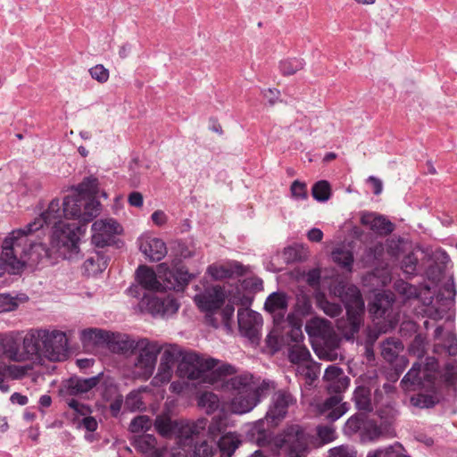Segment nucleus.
<instances>
[{"instance_id":"obj_1","label":"nucleus","mask_w":457,"mask_h":457,"mask_svg":"<svg viewBox=\"0 0 457 457\" xmlns=\"http://www.w3.org/2000/svg\"><path fill=\"white\" fill-rule=\"evenodd\" d=\"M83 197L78 195H67L62 203L54 199L47 210L38 218H43L45 224L53 225L51 244L65 259H72L79 252V230L80 227L77 223H69L65 220H78L82 223Z\"/></svg>"},{"instance_id":"obj_2","label":"nucleus","mask_w":457,"mask_h":457,"mask_svg":"<svg viewBox=\"0 0 457 457\" xmlns=\"http://www.w3.org/2000/svg\"><path fill=\"white\" fill-rule=\"evenodd\" d=\"M44 225L43 218H36L24 228L12 230L4 238L3 253L13 274L20 272L25 266L37 267L52 263V250L46 245L33 243L29 238Z\"/></svg>"},{"instance_id":"obj_3","label":"nucleus","mask_w":457,"mask_h":457,"mask_svg":"<svg viewBox=\"0 0 457 457\" xmlns=\"http://www.w3.org/2000/svg\"><path fill=\"white\" fill-rule=\"evenodd\" d=\"M218 361L213 358H203L195 353L183 354L179 366L178 374L181 378L191 380H200L204 383L215 385L222 378L223 374H235V367L222 364L216 367Z\"/></svg>"},{"instance_id":"obj_4","label":"nucleus","mask_w":457,"mask_h":457,"mask_svg":"<svg viewBox=\"0 0 457 457\" xmlns=\"http://www.w3.org/2000/svg\"><path fill=\"white\" fill-rule=\"evenodd\" d=\"M337 291L345 304L346 318L338 320L337 328L346 340H352L363 326L364 301L355 286H343Z\"/></svg>"},{"instance_id":"obj_5","label":"nucleus","mask_w":457,"mask_h":457,"mask_svg":"<svg viewBox=\"0 0 457 457\" xmlns=\"http://www.w3.org/2000/svg\"><path fill=\"white\" fill-rule=\"evenodd\" d=\"M195 277L183 269L173 271L166 263L159 264L157 272L145 266V289L183 291Z\"/></svg>"},{"instance_id":"obj_6","label":"nucleus","mask_w":457,"mask_h":457,"mask_svg":"<svg viewBox=\"0 0 457 457\" xmlns=\"http://www.w3.org/2000/svg\"><path fill=\"white\" fill-rule=\"evenodd\" d=\"M310 443L311 436L298 424L287 426L272 439L274 446L284 449L287 457H306Z\"/></svg>"},{"instance_id":"obj_7","label":"nucleus","mask_w":457,"mask_h":457,"mask_svg":"<svg viewBox=\"0 0 457 457\" xmlns=\"http://www.w3.org/2000/svg\"><path fill=\"white\" fill-rule=\"evenodd\" d=\"M106 348L113 353L121 354L127 358L136 353L137 357L133 361L135 370L128 371L126 376L133 379L143 376V349L138 348V342L126 334L111 332Z\"/></svg>"},{"instance_id":"obj_8","label":"nucleus","mask_w":457,"mask_h":457,"mask_svg":"<svg viewBox=\"0 0 457 457\" xmlns=\"http://www.w3.org/2000/svg\"><path fill=\"white\" fill-rule=\"evenodd\" d=\"M455 295V289L452 278H448L444 284V291H440L436 296L427 295L422 298L425 305L424 313L432 320H442L452 307Z\"/></svg>"},{"instance_id":"obj_9","label":"nucleus","mask_w":457,"mask_h":457,"mask_svg":"<svg viewBox=\"0 0 457 457\" xmlns=\"http://www.w3.org/2000/svg\"><path fill=\"white\" fill-rule=\"evenodd\" d=\"M229 374H223L222 378L219 380L214 386L220 387L226 392L231 395L244 394L252 390H261L262 392H267L273 387V383L263 380L262 383H258L254 380L252 374L244 373L241 375L235 376L230 378H227Z\"/></svg>"},{"instance_id":"obj_10","label":"nucleus","mask_w":457,"mask_h":457,"mask_svg":"<svg viewBox=\"0 0 457 457\" xmlns=\"http://www.w3.org/2000/svg\"><path fill=\"white\" fill-rule=\"evenodd\" d=\"M198 291L193 297L197 308L208 314H212L223 305L226 298L224 289L220 286H208L202 290L198 285L195 287Z\"/></svg>"},{"instance_id":"obj_11","label":"nucleus","mask_w":457,"mask_h":457,"mask_svg":"<svg viewBox=\"0 0 457 457\" xmlns=\"http://www.w3.org/2000/svg\"><path fill=\"white\" fill-rule=\"evenodd\" d=\"M237 323L240 333L252 343L258 344L262 326L261 314L251 309L241 308L237 312Z\"/></svg>"},{"instance_id":"obj_12","label":"nucleus","mask_w":457,"mask_h":457,"mask_svg":"<svg viewBox=\"0 0 457 457\" xmlns=\"http://www.w3.org/2000/svg\"><path fill=\"white\" fill-rule=\"evenodd\" d=\"M47 337L43 341V356L53 361L63 360L68 352L66 334L60 330H48Z\"/></svg>"},{"instance_id":"obj_13","label":"nucleus","mask_w":457,"mask_h":457,"mask_svg":"<svg viewBox=\"0 0 457 457\" xmlns=\"http://www.w3.org/2000/svg\"><path fill=\"white\" fill-rule=\"evenodd\" d=\"M426 367L422 368V365L419 362H414L411 369L405 374L401 381V385L404 390H411L414 386H421L422 379L426 378L428 381H432L435 378L433 371L437 368L436 361L434 358L428 359Z\"/></svg>"},{"instance_id":"obj_14","label":"nucleus","mask_w":457,"mask_h":457,"mask_svg":"<svg viewBox=\"0 0 457 457\" xmlns=\"http://www.w3.org/2000/svg\"><path fill=\"white\" fill-rule=\"evenodd\" d=\"M121 230V226L113 219L96 220L92 224V241L96 246L104 247Z\"/></svg>"},{"instance_id":"obj_15","label":"nucleus","mask_w":457,"mask_h":457,"mask_svg":"<svg viewBox=\"0 0 457 457\" xmlns=\"http://www.w3.org/2000/svg\"><path fill=\"white\" fill-rule=\"evenodd\" d=\"M313 407L316 414L323 416L331 422L337 420L348 411V404L342 403V397L338 395L316 403Z\"/></svg>"},{"instance_id":"obj_16","label":"nucleus","mask_w":457,"mask_h":457,"mask_svg":"<svg viewBox=\"0 0 457 457\" xmlns=\"http://www.w3.org/2000/svg\"><path fill=\"white\" fill-rule=\"evenodd\" d=\"M145 301H146L147 311L153 316H171L179 308L178 301L170 296L159 297L154 295H145Z\"/></svg>"},{"instance_id":"obj_17","label":"nucleus","mask_w":457,"mask_h":457,"mask_svg":"<svg viewBox=\"0 0 457 457\" xmlns=\"http://www.w3.org/2000/svg\"><path fill=\"white\" fill-rule=\"evenodd\" d=\"M295 399L292 395L287 391H278L272 397V404L266 414V420L275 425L285 418L287 408L294 404Z\"/></svg>"},{"instance_id":"obj_18","label":"nucleus","mask_w":457,"mask_h":457,"mask_svg":"<svg viewBox=\"0 0 457 457\" xmlns=\"http://www.w3.org/2000/svg\"><path fill=\"white\" fill-rule=\"evenodd\" d=\"M47 329H36L29 332L22 339L25 361L43 356V341L47 337Z\"/></svg>"},{"instance_id":"obj_19","label":"nucleus","mask_w":457,"mask_h":457,"mask_svg":"<svg viewBox=\"0 0 457 457\" xmlns=\"http://www.w3.org/2000/svg\"><path fill=\"white\" fill-rule=\"evenodd\" d=\"M265 393L261 390H252L247 393L234 395L229 403L230 411L236 414L249 412L257 405L260 397Z\"/></svg>"},{"instance_id":"obj_20","label":"nucleus","mask_w":457,"mask_h":457,"mask_svg":"<svg viewBox=\"0 0 457 457\" xmlns=\"http://www.w3.org/2000/svg\"><path fill=\"white\" fill-rule=\"evenodd\" d=\"M207 424L205 419H199L196 421H180L176 422L175 432L178 434L179 443L183 445V448L188 447L192 444L193 436L202 433Z\"/></svg>"},{"instance_id":"obj_21","label":"nucleus","mask_w":457,"mask_h":457,"mask_svg":"<svg viewBox=\"0 0 457 457\" xmlns=\"http://www.w3.org/2000/svg\"><path fill=\"white\" fill-rule=\"evenodd\" d=\"M21 340L12 335H0V353L12 361H24Z\"/></svg>"},{"instance_id":"obj_22","label":"nucleus","mask_w":457,"mask_h":457,"mask_svg":"<svg viewBox=\"0 0 457 457\" xmlns=\"http://www.w3.org/2000/svg\"><path fill=\"white\" fill-rule=\"evenodd\" d=\"M101 375L102 374L100 373L87 378L79 377L69 378L65 386L67 395L75 396L89 392L98 385Z\"/></svg>"},{"instance_id":"obj_23","label":"nucleus","mask_w":457,"mask_h":457,"mask_svg":"<svg viewBox=\"0 0 457 457\" xmlns=\"http://www.w3.org/2000/svg\"><path fill=\"white\" fill-rule=\"evenodd\" d=\"M362 225L369 226L371 230L380 236H386L395 229V225L382 215L374 213H362L361 217Z\"/></svg>"},{"instance_id":"obj_24","label":"nucleus","mask_w":457,"mask_h":457,"mask_svg":"<svg viewBox=\"0 0 457 457\" xmlns=\"http://www.w3.org/2000/svg\"><path fill=\"white\" fill-rule=\"evenodd\" d=\"M265 309L273 315L275 324L278 325L284 319L287 308V299L283 293H272L265 302Z\"/></svg>"},{"instance_id":"obj_25","label":"nucleus","mask_w":457,"mask_h":457,"mask_svg":"<svg viewBox=\"0 0 457 457\" xmlns=\"http://www.w3.org/2000/svg\"><path fill=\"white\" fill-rule=\"evenodd\" d=\"M111 331L102 328H90L83 329L80 340L84 345H105L110 337Z\"/></svg>"},{"instance_id":"obj_26","label":"nucleus","mask_w":457,"mask_h":457,"mask_svg":"<svg viewBox=\"0 0 457 457\" xmlns=\"http://www.w3.org/2000/svg\"><path fill=\"white\" fill-rule=\"evenodd\" d=\"M167 254L165 243L157 237H148L145 245V255L150 261L158 262Z\"/></svg>"},{"instance_id":"obj_27","label":"nucleus","mask_w":457,"mask_h":457,"mask_svg":"<svg viewBox=\"0 0 457 457\" xmlns=\"http://www.w3.org/2000/svg\"><path fill=\"white\" fill-rule=\"evenodd\" d=\"M208 274L215 280L231 278L235 273L242 272V266L237 263H230L228 265H210L207 269Z\"/></svg>"},{"instance_id":"obj_28","label":"nucleus","mask_w":457,"mask_h":457,"mask_svg":"<svg viewBox=\"0 0 457 457\" xmlns=\"http://www.w3.org/2000/svg\"><path fill=\"white\" fill-rule=\"evenodd\" d=\"M333 328L328 320L321 318H312L305 324V331L311 337L322 338Z\"/></svg>"},{"instance_id":"obj_29","label":"nucleus","mask_w":457,"mask_h":457,"mask_svg":"<svg viewBox=\"0 0 457 457\" xmlns=\"http://www.w3.org/2000/svg\"><path fill=\"white\" fill-rule=\"evenodd\" d=\"M108 259L101 253H96L88 257L83 263L84 273L87 276H95L106 269Z\"/></svg>"},{"instance_id":"obj_30","label":"nucleus","mask_w":457,"mask_h":457,"mask_svg":"<svg viewBox=\"0 0 457 457\" xmlns=\"http://www.w3.org/2000/svg\"><path fill=\"white\" fill-rule=\"evenodd\" d=\"M240 444L241 440L236 433L229 432L223 435L218 442L221 457H231Z\"/></svg>"},{"instance_id":"obj_31","label":"nucleus","mask_w":457,"mask_h":457,"mask_svg":"<svg viewBox=\"0 0 457 457\" xmlns=\"http://www.w3.org/2000/svg\"><path fill=\"white\" fill-rule=\"evenodd\" d=\"M127 295L130 297L138 300L137 310L139 312H143V298H140L143 294V264H139L135 272V282L126 290Z\"/></svg>"},{"instance_id":"obj_32","label":"nucleus","mask_w":457,"mask_h":457,"mask_svg":"<svg viewBox=\"0 0 457 457\" xmlns=\"http://www.w3.org/2000/svg\"><path fill=\"white\" fill-rule=\"evenodd\" d=\"M395 288L398 294L404 296L406 299L411 298H422L425 295L430 294V287H426L422 290L419 291L418 288L408 282L398 280L395 284Z\"/></svg>"},{"instance_id":"obj_33","label":"nucleus","mask_w":457,"mask_h":457,"mask_svg":"<svg viewBox=\"0 0 457 457\" xmlns=\"http://www.w3.org/2000/svg\"><path fill=\"white\" fill-rule=\"evenodd\" d=\"M75 190L77 195H81V197H96L99 194V182L97 178L94 176L84 178L83 180L75 187Z\"/></svg>"},{"instance_id":"obj_34","label":"nucleus","mask_w":457,"mask_h":457,"mask_svg":"<svg viewBox=\"0 0 457 457\" xmlns=\"http://www.w3.org/2000/svg\"><path fill=\"white\" fill-rule=\"evenodd\" d=\"M403 349V345L400 340L389 338L381 345V355L386 361L393 362L398 359V355Z\"/></svg>"},{"instance_id":"obj_35","label":"nucleus","mask_w":457,"mask_h":457,"mask_svg":"<svg viewBox=\"0 0 457 457\" xmlns=\"http://www.w3.org/2000/svg\"><path fill=\"white\" fill-rule=\"evenodd\" d=\"M296 374L303 377L306 383L311 386L320 373V365L314 361H307L296 367Z\"/></svg>"},{"instance_id":"obj_36","label":"nucleus","mask_w":457,"mask_h":457,"mask_svg":"<svg viewBox=\"0 0 457 457\" xmlns=\"http://www.w3.org/2000/svg\"><path fill=\"white\" fill-rule=\"evenodd\" d=\"M183 453H173L172 457H187L188 452H192L195 457H210L212 454V446L207 441L191 444L187 449L183 448Z\"/></svg>"},{"instance_id":"obj_37","label":"nucleus","mask_w":457,"mask_h":457,"mask_svg":"<svg viewBox=\"0 0 457 457\" xmlns=\"http://www.w3.org/2000/svg\"><path fill=\"white\" fill-rule=\"evenodd\" d=\"M287 357L290 362L298 366L309 361L311 353L302 343L293 344L289 345Z\"/></svg>"},{"instance_id":"obj_38","label":"nucleus","mask_w":457,"mask_h":457,"mask_svg":"<svg viewBox=\"0 0 457 457\" xmlns=\"http://www.w3.org/2000/svg\"><path fill=\"white\" fill-rule=\"evenodd\" d=\"M355 406L360 411H371L373 410L370 400V390L365 386H358L353 393Z\"/></svg>"},{"instance_id":"obj_39","label":"nucleus","mask_w":457,"mask_h":457,"mask_svg":"<svg viewBox=\"0 0 457 457\" xmlns=\"http://www.w3.org/2000/svg\"><path fill=\"white\" fill-rule=\"evenodd\" d=\"M392 305V300L384 295H378L370 307V313L375 318H383Z\"/></svg>"},{"instance_id":"obj_40","label":"nucleus","mask_w":457,"mask_h":457,"mask_svg":"<svg viewBox=\"0 0 457 457\" xmlns=\"http://www.w3.org/2000/svg\"><path fill=\"white\" fill-rule=\"evenodd\" d=\"M100 203L93 198L83 197L82 204V223H87L91 221L100 213Z\"/></svg>"},{"instance_id":"obj_41","label":"nucleus","mask_w":457,"mask_h":457,"mask_svg":"<svg viewBox=\"0 0 457 457\" xmlns=\"http://www.w3.org/2000/svg\"><path fill=\"white\" fill-rule=\"evenodd\" d=\"M143 405V386L129 392L125 399V409L130 412L141 410Z\"/></svg>"},{"instance_id":"obj_42","label":"nucleus","mask_w":457,"mask_h":457,"mask_svg":"<svg viewBox=\"0 0 457 457\" xmlns=\"http://www.w3.org/2000/svg\"><path fill=\"white\" fill-rule=\"evenodd\" d=\"M404 449L399 443H395L392 445L385 448H379L373 452H370L367 457H408L403 455Z\"/></svg>"},{"instance_id":"obj_43","label":"nucleus","mask_w":457,"mask_h":457,"mask_svg":"<svg viewBox=\"0 0 457 457\" xmlns=\"http://www.w3.org/2000/svg\"><path fill=\"white\" fill-rule=\"evenodd\" d=\"M283 258L287 263L303 262L307 258V251L303 245L288 246L283 251Z\"/></svg>"},{"instance_id":"obj_44","label":"nucleus","mask_w":457,"mask_h":457,"mask_svg":"<svg viewBox=\"0 0 457 457\" xmlns=\"http://www.w3.org/2000/svg\"><path fill=\"white\" fill-rule=\"evenodd\" d=\"M333 261L342 268L352 270L353 262V255L350 250L344 248H337L332 252Z\"/></svg>"},{"instance_id":"obj_45","label":"nucleus","mask_w":457,"mask_h":457,"mask_svg":"<svg viewBox=\"0 0 457 457\" xmlns=\"http://www.w3.org/2000/svg\"><path fill=\"white\" fill-rule=\"evenodd\" d=\"M317 306L329 317H337L342 312V307L339 303L329 302L324 295L316 296Z\"/></svg>"},{"instance_id":"obj_46","label":"nucleus","mask_w":457,"mask_h":457,"mask_svg":"<svg viewBox=\"0 0 457 457\" xmlns=\"http://www.w3.org/2000/svg\"><path fill=\"white\" fill-rule=\"evenodd\" d=\"M198 405L204 409L207 413H212L219 408L220 400L215 394L204 392L198 396Z\"/></svg>"},{"instance_id":"obj_47","label":"nucleus","mask_w":457,"mask_h":457,"mask_svg":"<svg viewBox=\"0 0 457 457\" xmlns=\"http://www.w3.org/2000/svg\"><path fill=\"white\" fill-rule=\"evenodd\" d=\"M382 435L383 431L380 426L373 420H365L361 430V436L364 440L373 441L379 438Z\"/></svg>"},{"instance_id":"obj_48","label":"nucleus","mask_w":457,"mask_h":457,"mask_svg":"<svg viewBox=\"0 0 457 457\" xmlns=\"http://www.w3.org/2000/svg\"><path fill=\"white\" fill-rule=\"evenodd\" d=\"M312 194L313 198L319 202L328 201L331 195L329 183L327 180L316 182L312 188Z\"/></svg>"},{"instance_id":"obj_49","label":"nucleus","mask_w":457,"mask_h":457,"mask_svg":"<svg viewBox=\"0 0 457 457\" xmlns=\"http://www.w3.org/2000/svg\"><path fill=\"white\" fill-rule=\"evenodd\" d=\"M154 427L162 436H170L175 432L176 422H172L168 416H159L154 421Z\"/></svg>"},{"instance_id":"obj_50","label":"nucleus","mask_w":457,"mask_h":457,"mask_svg":"<svg viewBox=\"0 0 457 457\" xmlns=\"http://www.w3.org/2000/svg\"><path fill=\"white\" fill-rule=\"evenodd\" d=\"M304 62L300 58H291L280 62L279 69L284 75L289 76L303 69Z\"/></svg>"},{"instance_id":"obj_51","label":"nucleus","mask_w":457,"mask_h":457,"mask_svg":"<svg viewBox=\"0 0 457 457\" xmlns=\"http://www.w3.org/2000/svg\"><path fill=\"white\" fill-rule=\"evenodd\" d=\"M439 402V398L434 395L418 394L411 398L413 406L419 408H430Z\"/></svg>"},{"instance_id":"obj_52","label":"nucleus","mask_w":457,"mask_h":457,"mask_svg":"<svg viewBox=\"0 0 457 457\" xmlns=\"http://www.w3.org/2000/svg\"><path fill=\"white\" fill-rule=\"evenodd\" d=\"M364 422L365 420L361 415H353L346 420L344 432L346 435H353L359 430L361 431Z\"/></svg>"},{"instance_id":"obj_53","label":"nucleus","mask_w":457,"mask_h":457,"mask_svg":"<svg viewBox=\"0 0 457 457\" xmlns=\"http://www.w3.org/2000/svg\"><path fill=\"white\" fill-rule=\"evenodd\" d=\"M440 344L449 355L455 356L457 354V337L454 333L445 332Z\"/></svg>"},{"instance_id":"obj_54","label":"nucleus","mask_w":457,"mask_h":457,"mask_svg":"<svg viewBox=\"0 0 457 457\" xmlns=\"http://www.w3.org/2000/svg\"><path fill=\"white\" fill-rule=\"evenodd\" d=\"M172 375V368L170 366L159 365L158 372L153 378V384L155 386H159L162 384L168 383Z\"/></svg>"},{"instance_id":"obj_55","label":"nucleus","mask_w":457,"mask_h":457,"mask_svg":"<svg viewBox=\"0 0 457 457\" xmlns=\"http://www.w3.org/2000/svg\"><path fill=\"white\" fill-rule=\"evenodd\" d=\"M349 383V378L343 375L331 381L329 384H327L326 387L328 392L338 394L345 391L348 387Z\"/></svg>"},{"instance_id":"obj_56","label":"nucleus","mask_w":457,"mask_h":457,"mask_svg":"<svg viewBox=\"0 0 457 457\" xmlns=\"http://www.w3.org/2000/svg\"><path fill=\"white\" fill-rule=\"evenodd\" d=\"M328 457H356V451L353 446L342 445L331 448L328 451Z\"/></svg>"},{"instance_id":"obj_57","label":"nucleus","mask_w":457,"mask_h":457,"mask_svg":"<svg viewBox=\"0 0 457 457\" xmlns=\"http://www.w3.org/2000/svg\"><path fill=\"white\" fill-rule=\"evenodd\" d=\"M226 429L225 420L221 416L212 418L208 427V434L211 437L215 438Z\"/></svg>"},{"instance_id":"obj_58","label":"nucleus","mask_w":457,"mask_h":457,"mask_svg":"<svg viewBox=\"0 0 457 457\" xmlns=\"http://www.w3.org/2000/svg\"><path fill=\"white\" fill-rule=\"evenodd\" d=\"M418 259L413 253H409L402 261V270L405 274L414 275L417 273Z\"/></svg>"},{"instance_id":"obj_59","label":"nucleus","mask_w":457,"mask_h":457,"mask_svg":"<svg viewBox=\"0 0 457 457\" xmlns=\"http://www.w3.org/2000/svg\"><path fill=\"white\" fill-rule=\"evenodd\" d=\"M88 71L92 79L99 83H104L109 79V71L103 64H96L90 68Z\"/></svg>"},{"instance_id":"obj_60","label":"nucleus","mask_w":457,"mask_h":457,"mask_svg":"<svg viewBox=\"0 0 457 457\" xmlns=\"http://www.w3.org/2000/svg\"><path fill=\"white\" fill-rule=\"evenodd\" d=\"M338 348L314 346V351L320 359L336 361L338 357Z\"/></svg>"},{"instance_id":"obj_61","label":"nucleus","mask_w":457,"mask_h":457,"mask_svg":"<svg viewBox=\"0 0 457 457\" xmlns=\"http://www.w3.org/2000/svg\"><path fill=\"white\" fill-rule=\"evenodd\" d=\"M320 341L315 346L338 348L340 345V338L333 329L322 338H320Z\"/></svg>"},{"instance_id":"obj_62","label":"nucleus","mask_w":457,"mask_h":457,"mask_svg":"<svg viewBox=\"0 0 457 457\" xmlns=\"http://www.w3.org/2000/svg\"><path fill=\"white\" fill-rule=\"evenodd\" d=\"M317 435L323 443H329L336 439V430L330 426L318 427Z\"/></svg>"},{"instance_id":"obj_63","label":"nucleus","mask_w":457,"mask_h":457,"mask_svg":"<svg viewBox=\"0 0 457 457\" xmlns=\"http://www.w3.org/2000/svg\"><path fill=\"white\" fill-rule=\"evenodd\" d=\"M410 353L418 358H421L425 354V342L420 336L415 337L414 340L410 345Z\"/></svg>"},{"instance_id":"obj_64","label":"nucleus","mask_w":457,"mask_h":457,"mask_svg":"<svg viewBox=\"0 0 457 457\" xmlns=\"http://www.w3.org/2000/svg\"><path fill=\"white\" fill-rule=\"evenodd\" d=\"M444 376L447 382L457 386V361H453L446 365Z\"/></svg>"}]
</instances>
